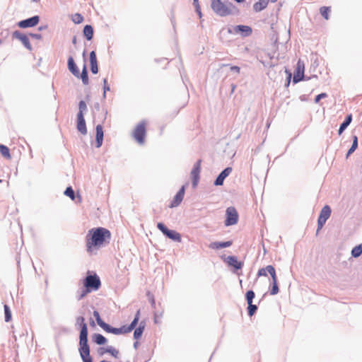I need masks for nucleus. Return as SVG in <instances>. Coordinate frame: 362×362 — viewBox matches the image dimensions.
<instances>
[{
	"mask_svg": "<svg viewBox=\"0 0 362 362\" xmlns=\"http://www.w3.org/2000/svg\"><path fill=\"white\" fill-rule=\"evenodd\" d=\"M111 239L110 231L103 227L90 229L85 238L86 251L89 255H96L98 251L108 244Z\"/></svg>",
	"mask_w": 362,
	"mask_h": 362,
	"instance_id": "f257e3e1",
	"label": "nucleus"
},
{
	"mask_svg": "<svg viewBox=\"0 0 362 362\" xmlns=\"http://www.w3.org/2000/svg\"><path fill=\"white\" fill-rule=\"evenodd\" d=\"M75 327L79 330L78 351L82 362H93L88 343V325L83 316L76 317Z\"/></svg>",
	"mask_w": 362,
	"mask_h": 362,
	"instance_id": "f03ea898",
	"label": "nucleus"
},
{
	"mask_svg": "<svg viewBox=\"0 0 362 362\" xmlns=\"http://www.w3.org/2000/svg\"><path fill=\"white\" fill-rule=\"evenodd\" d=\"M83 286L90 292L98 291L101 286L100 279L93 271H88L86 276L81 280Z\"/></svg>",
	"mask_w": 362,
	"mask_h": 362,
	"instance_id": "7ed1b4c3",
	"label": "nucleus"
},
{
	"mask_svg": "<svg viewBox=\"0 0 362 362\" xmlns=\"http://www.w3.org/2000/svg\"><path fill=\"white\" fill-rule=\"evenodd\" d=\"M304 71H305L304 64L301 62L300 59H299L297 63V66L296 68L294 75H293V77L292 79L293 84H296L302 81L310 80L313 78H317V75H313L311 76H306L304 74Z\"/></svg>",
	"mask_w": 362,
	"mask_h": 362,
	"instance_id": "20e7f679",
	"label": "nucleus"
},
{
	"mask_svg": "<svg viewBox=\"0 0 362 362\" xmlns=\"http://www.w3.org/2000/svg\"><path fill=\"white\" fill-rule=\"evenodd\" d=\"M211 8L213 11L221 17L232 15V11L226 6L221 0H211Z\"/></svg>",
	"mask_w": 362,
	"mask_h": 362,
	"instance_id": "39448f33",
	"label": "nucleus"
},
{
	"mask_svg": "<svg viewBox=\"0 0 362 362\" xmlns=\"http://www.w3.org/2000/svg\"><path fill=\"white\" fill-rule=\"evenodd\" d=\"M157 228L166 238L175 242H181V235L175 230L169 229L163 223L158 222L157 223Z\"/></svg>",
	"mask_w": 362,
	"mask_h": 362,
	"instance_id": "423d86ee",
	"label": "nucleus"
},
{
	"mask_svg": "<svg viewBox=\"0 0 362 362\" xmlns=\"http://www.w3.org/2000/svg\"><path fill=\"white\" fill-rule=\"evenodd\" d=\"M146 134V122L143 120L136 126L133 132V137L138 144H143L145 141Z\"/></svg>",
	"mask_w": 362,
	"mask_h": 362,
	"instance_id": "0eeeda50",
	"label": "nucleus"
},
{
	"mask_svg": "<svg viewBox=\"0 0 362 362\" xmlns=\"http://www.w3.org/2000/svg\"><path fill=\"white\" fill-rule=\"evenodd\" d=\"M239 215L233 206L228 207L226 210V219L224 225L226 226H230L235 225L238 222Z\"/></svg>",
	"mask_w": 362,
	"mask_h": 362,
	"instance_id": "6e6552de",
	"label": "nucleus"
},
{
	"mask_svg": "<svg viewBox=\"0 0 362 362\" xmlns=\"http://www.w3.org/2000/svg\"><path fill=\"white\" fill-rule=\"evenodd\" d=\"M221 258L229 267L233 268V273H237L238 271L242 269L243 267V262L238 261L236 256L229 255L226 257L225 256H222Z\"/></svg>",
	"mask_w": 362,
	"mask_h": 362,
	"instance_id": "1a4fd4ad",
	"label": "nucleus"
},
{
	"mask_svg": "<svg viewBox=\"0 0 362 362\" xmlns=\"http://www.w3.org/2000/svg\"><path fill=\"white\" fill-rule=\"evenodd\" d=\"M40 21V18L38 15L33 16L32 17L21 20L17 23V25L20 28L25 29L29 28H33L36 26Z\"/></svg>",
	"mask_w": 362,
	"mask_h": 362,
	"instance_id": "9d476101",
	"label": "nucleus"
},
{
	"mask_svg": "<svg viewBox=\"0 0 362 362\" xmlns=\"http://www.w3.org/2000/svg\"><path fill=\"white\" fill-rule=\"evenodd\" d=\"M201 163L202 160L200 159L197 160L194 164L191 171L192 185L193 187H196L197 186L200 179Z\"/></svg>",
	"mask_w": 362,
	"mask_h": 362,
	"instance_id": "9b49d317",
	"label": "nucleus"
},
{
	"mask_svg": "<svg viewBox=\"0 0 362 362\" xmlns=\"http://www.w3.org/2000/svg\"><path fill=\"white\" fill-rule=\"evenodd\" d=\"M12 37L21 42L23 45L29 51L33 49L28 36L19 30H15L12 33Z\"/></svg>",
	"mask_w": 362,
	"mask_h": 362,
	"instance_id": "f8f14e48",
	"label": "nucleus"
},
{
	"mask_svg": "<svg viewBox=\"0 0 362 362\" xmlns=\"http://www.w3.org/2000/svg\"><path fill=\"white\" fill-rule=\"evenodd\" d=\"M185 185H182L179 190L177 192L175 195L174 196L173 200L171 201L169 207L175 208L178 206L184 199V196L185 194Z\"/></svg>",
	"mask_w": 362,
	"mask_h": 362,
	"instance_id": "ddd939ff",
	"label": "nucleus"
},
{
	"mask_svg": "<svg viewBox=\"0 0 362 362\" xmlns=\"http://www.w3.org/2000/svg\"><path fill=\"white\" fill-rule=\"evenodd\" d=\"M234 34H240L242 37H247L252 35V28L246 25H237L233 26Z\"/></svg>",
	"mask_w": 362,
	"mask_h": 362,
	"instance_id": "4468645a",
	"label": "nucleus"
},
{
	"mask_svg": "<svg viewBox=\"0 0 362 362\" xmlns=\"http://www.w3.org/2000/svg\"><path fill=\"white\" fill-rule=\"evenodd\" d=\"M233 168L231 167L225 168L216 177L214 181V186H222L225 179L230 174Z\"/></svg>",
	"mask_w": 362,
	"mask_h": 362,
	"instance_id": "2eb2a0df",
	"label": "nucleus"
},
{
	"mask_svg": "<svg viewBox=\"0 0 362 362\" xmlns=\"http://www.w3.org/2000/svg\"><path fill=\"white\" fill-rule=\"evenodd\" d=\"M104 139L103 127L101 124H98L95 127V147L100 148L103 145Z\"/></svg>",
	"mask_w": 362,
	"mask_h": 362,
	"instance_id": "dca6fc26",
	"label": "nucleus"
},
{
	"mask_svg": "<svg viewBox=\"0 0 362 362\" xmlns=\"http://www.w3.org/2000/svg\"><path fill=\"white\" fill-rule=\"evenodd\" d=\"M89 61H90V69L93 74H97L98 73V64L96 57V53L95 51H91L89 54Z\"/></svg>",
	"mask_w": 362,
	"mask_h": 362,
	"instance_id": "f3484780",
	"label": "nucleus"
},
{
	"mask_svg": "<svg viewBox=\"0 0 362 362\" xmlns=\"http://www.w3.org/2000/svg\"><path fill=\"white\" fill-rule=\"evenodd\" d=\"M76 129L82 135L87 134V127L84 117L76 116Z\"/></svg>",
	"mask_w": 362,
	"mask_h": 362,
	"instance_id": "a211bd4d",
	"label": "nucleus"
},
{
	"mask_svg": "<svg viewBox=\"0 0 362 362\" xmlns=\"http://www.w3.org/2000/svg\"><path fill=\"white\" fill-rule=\"evenodd\" d=\"M233 245L232 240H227V241H216V242H211L209 247L212 250H220L222 248H226L230 247Z\"/></svg>",
	"mask_w": 362,
	"mask_h": 362,
	"instance_id": "6ab92c4d",
	"label": "nucleus"
},
{
	"mask_svg": "<svg viewBox=\"0 0 362 362\" xmlns=\"http://www.w3.org/2000/svg\"><path fill=\"white\" fill-rule=\"evenodd\" d=\"M67 67L69 71L74 76L79 75V69L76 64L74 59L72 56H69L67 59Z\"/></svg>",
	"mask_w": 362,
	"mask_h": 362,
	"instance_id": "aec40b11",
	"label": "nucleus"
},
{
	"mask_svg": "<svg viewBox=\"0 0 362 362\" xmlns=\"http://www.w3.org/2000/svg\"><path fill=\"white\" fill-rule=\"evenodd\" d=\"M145 327H146L145 320H141L139 322L138 327L134 329V334H133L134 339L139 340L141 339V337H142V334L144 333V331L145 329Z\"/></svg>",
	"mask_w": 362,
	"mask_h": 362,
	"instance_id": "412c9836",
	"label": "nucleus"
},
{
	"mask_svg": "<svg viewBox=\"0 0 362 362\" xmlns=\"http://www.w3.org/2000/svg\"><path fill=\"white\" fill-rule=\"evenodd\" d=\"M352 122V115L349 114L346 116L344 120L341 123L339 128L338 129V134L341 135L346 129L349 126L351 122Z\"/></svg>",
	"mask_w": 362,
	"mask_h": 362,
	"instance_id": "4be33fe9",
	"label": "nucleus"
},
{
	"mask_svg": "<svg viewBox=\"0 0 362 362\" xmlns=\"http://www.w3.org/2000/svg\"><path fill=\"white\" fill-rule=\"evenodd\" d=\"M92 341L97 345H105L107 342L105 337L100 333H95L92 335Z\"/></svg>",
	"mask_w": 362,
	"mask_h": 362,
	"instance_id": "5701e85b",
	"label": "nucleus"
},
{
	"mask_svg": "<svg viewBox=\"0 0 362 362\" xmlns=\"http://www.w3.org/2000/svg\"><path fill=\"white\" fill-rule=\"evenodd\" d=\"M83 34L88 41L91 40L94 35L93 27L91 25H86L83 29Z\"/></svg>",
	"mask_w": 362,
	"mask_h": 362,
	"instance_id": "b1692460",
	"label": "nucleus"
},
{
	"mask_svg": "<svg viewBox=\"0 0 362 362\" xmlns=\"http://www.w3.org/2000/svg\"><path fill=\"white\" fill-rule=\"evenodd\" d=\"M269 2V0H259L253 4V11L256 13L263 11L267 8Z\"/></svg>",
	"mask_w": 362,
	"mask_h": 362,
	"instance_id": "393cba45",
	"label": "nucleus"
},
{
	"mask_svg": "<svg viewBox=\"0 0 362 362\" xmlns=\"http://www.w3.org/2000/svg\"><path fill=\"white\" fill-rule=\"evenodd\" d=\"M332 213V209L329 205H325L320 211L318 218L327 221V219L330 217Z\"/></svg>",
	"mask_w": 362,
	"mask_h": 362,
	"instance_id": "a878e982",
	"label": "nucleus"
},
{
	"mask_svg": "<svg viewBox=\"0 0 362 362\" xmlns=\"http://www.w3.org/2000/svg\"><path fill=\"white\" fill-rule=\"evenodd\" d=\"M76 77L78 78H81L83 85L88 84V71L86 64L83 65L81 73L79 72V75H78V76Z\"/></svg>",
	"mask_w": 362,
	"mask_h": 362,
	"instance_id": "bb28decb",
	"label": "nucleus"
},
{
	"mask_svg": "<svg viewBox=\"0 0 362 362\" xmlns=\"http://www.w3.org/2000/svg\"><path fill=\"white\" fill-rule=\"evenodd\" d=\"M358 139L356 135L352 136V144L346 154V158H348L358 148Z\"/></svg>",
	"mask_w": 362,
	"mask_h": 362,
	"instance_id": "cd10ccee",
	"label": "nucleus"
},
{
	"mask_svg": "<svg viewBox=\"0 0 362 362\" xmlns=\"http://www.w3.org/2000/svg\"><path fill=\"white\" fill-rule=\"evenodd\" d=\"M88 112L86 103L84 100H80L78 103V112L76 116L84 117L85 114Z\"/></svg>",
	"mask_w": 362,
	"mask_h": 362,
	"instance_id": "c85d7f7f",
	"label": "nucleus"
},
{
	"mask_svg": "<svg viewBox=\"0 0 362 362\" xmlns=\"http://www.w3.org/2000/svg\"><path fill=\"white\" fill-rule=\"evenodd\" d=\"M90 293L91 292L83 286L79 290L76 291V298L77 300H81Z\"/></svg>",
	"mask_w": 362,
	"mask_h": 362,
	"instance_id": "c756f323",
	"label": "nucleus"
},
{
	"mask_svg": "<svg viewBox=\"0 0 362 362\" xmlns=\"http://www.w3.org/2000/svg\"><path fill=\"white\" fill-rule=\"evenodd\" d=\"M0 153L6 159L10 160L11 158L10 149L4 144H0Z\"/></svg>",
	"mask_w": 362,
	"mask_h": 362,
	"instance_id": "7c9ffc66",
	"label": "nucleus"
},
{
	"mask_svg": "<svg viewBox=\"0 0 362 362\" xmlns=\"http://www.w3.org/2000/svg\"><path fill=\"white\" fill-rule=\"evenodd\" d=\"M267 269L268 273L270 274L272 282V283H278L277 276L276 273L275 268L272 265H267Z\"/></svg>",
	"mask_w": 362,
	"mask_h": 362,
	"instance_id": "2f4dec72",
	"label": "nucleus"
},
{
	"mask_svg": "<svg viewBox=\"0 0 362 362\" xmlns=\"http://www.w3.org/2000/svg\"><path fill=\"white\" fill-rule=\"evenodd\" d=\"M351 255L354 258L360 257L362 255V244L354 247L351 251Z\"/></svg>",
	"mask_w": 362,
	"mask_h": 362,
	"instance_id": "473e14b6",
	"label": "nucleus"
},
{
	"mask_svg": "<svg viewBox=\"0 0 362 362\" xmlns=\"http://www.w3.org/2000/svg\"><path fill=\"white\" fill-rule=\"evenodd\" d=\"M4 320H5V322H8L12 319V314H11L10 307L7 304H4Z\"/></svg>",
	"mask_w": 362,
	"mask_h": 362,
	"instance_id": "72a5a7b5",
	"label": "nucleus"
},
{
	"mask_svg": "<svg viewBox=\"0 0 362 362\" xmlns=\"http://www.w3.org/2000/svg\"><path fill=\"white\" fill-rule=\"evenodd\" d=\"M64 194L69 197L72 201L76 198L75 192L71 186H68L64 192Z\"/></svg>",
	"mask_w": 362,
	"mask_h": 362,
	"instance_id": "f704fd0d",
	"label": "nucleus"
},
{
	"mask_svg": "<svg viewBox=\"0 0 362 362\" xmlns=\"http://www.w3.org/2000/svg\"><path fill=\"white\" fill-rule=\"evenodd\" d=\"M247 315L250 317H252L257 312L258 307L257 305L253 304L252 303H247Z\"/></svg>",
	"mask_w": 362,
	"mask_h": 362,
	"instance_id": "c9c22d12",
	"label": "nucleus"
},
{
	"mask_svg": "<svg viewBox=\"0 0 362 362\" xmlns=\"http://www.w3.org/2000/svg\"><path fill=\"white\" fill-rule=\"evenodd\" d=\"M226 6L232 11V15L238 14L240 11L238 7L229 1H224Z\"/></svg>",
	"mask_w": 362,
	"mask_h": 362,
	"instance_id": "e433bc0d",
	"label": "nucleus"
},
{
	"mask_svg": "<svg viewBox=\"0 0 362 362\" xmlns=\"http://www.w3.org/2000/svg\"><path fill=\"white\" fill-rule=\"evenodd\" d=\"M331 9L329 6H322L320 8L321 16L326 20L329 18V12Z\"/></svg>",
	"mask_w": 362,
	"mask_h": 362,
	"instance_id": "4c0bfd02",
	"label": "nucleus"
},
{
	"mask_svg": "<svg viewBox=\"0 0 362 362\" xmlns=\"http://www.w3.org/2000/svg\"><path fill=\"white\" fill-rule=\"evenodd\" d=\"M129 333V331L127 327V325H122L120 327H115V335L124 334Z\"/></svg>",
	"mask_w": 362,
	"mask_h": 362,
	"instance_id": "58836bf2",
	"label": "nucleus"
},
{
	"mask_svg": "<svg viewBox=\"0 0 362 362\" xmlns=\"http://www.w3.org/2000/svg\"><path fill=\"white\" fill-rule=\"evenodd\" d=\"M100 327L107 333L113 334L115 333V327L110 325V324L104 322Z\"/></svg>",
	"mask_w": 362,
	"mask_h": 362,
	"instance_id": "ea45409f",
	"label": "nucleus"
},
{
	"mask_svg": "<svg viewBox=\"0 0 362 362\" xmlns=\"http://www.w3.org/2000/svg\"><path fill=\"white\" fill-rule=\"evenodd\" d=\"M255 297V293L253 291V290H252V289L248 290L245 293V300L247 301V303H252Z\"/></svg>",
	"mask_w": 362,
	"mask_h": 362,
	"instance_id": "a19ab883",
	"label": "nucleus"
},
{
	"mask_svg": "<svg viewBox=\"0 0 362 362\" xmlns=\"http://www.w3.org/2000/svg\"><path fill=\"white\" fill-rule=\"evenodd\" d=\"M285 73L286 74V83H285V87L288 88L291 81L292 78V73L291 71L285 68Z\"/></svg>",
	"mask_w": 362,
	"mask_h": 362,
	"instance_id": "79ce46f5",
	"label": "nucleus"
},
{
	"mask_svg": "<svg viewBox=\"0 0 362 362\" xmlns=\"http://www.w3.org/2000/svg\"><path fill=\"white\" fill-rule=\"evenodd\" d=\"M103 98L105 99L106 98V93L107 91L110 90V86L107 83V80L106 78H103Z\"/></svg>",
	"mask_w": 362,
	"mask_h": 362,
	"instance_id": "37998d69",
	"label": "nucleus"
},
{
	"mask_svg": "<svg viewBox=\"0 0 362 362\" xmlns=\"http://www.w3.org/2000/svg\"><path fill=\"white\" fill-rule=\"evenodd\" d=\"M84 20L83 16L81 13H75L72 16V21L75 24H80Z\"/></svg>",
	"mask_w": 362,
	"mask_h": 362,
	"instance_id": "c03bdc74",
	"label": "nucleus"
},
{
	"mask_svg": "<svg viewBox=\"0 0 362 362\" xmlns=\"http://www.w3.org/2000/svg\"><path fill=\"white\" fill-rule=\"evenodd\" d=\"M107 354H109L112 357L117 358L119 354V351L113 347L112 346H109Z\"/></svg>",
	"mask_w": 362,
	"mask_h": 362,
	"instance_id": "a18cd8bd",
	"label": "nucleus"
},
{
	"mask_svg": "<svg viewBox=\"0 0 362 362\" xmlns=\"http://www.w3.org/2000/svg\"><path fill=\"white\" fill-rule=\"evenodd\" d=\"M93 315L96 320L97 324L98 325V326L100 327L105 321H103V319L101 318L99 312L95 310L93 313Z\"/></svg>",
	"mask_w": 362,
	"mask_h": 362,
	"instance_id": "49530a36",
	"label": "nucleus"
},
{
	"mask_svg": "<svg viewBox=\"0 0 362 362\" xmlns=\"http://www.w3.org/2000/svg\"><path fill=\"white\" fill-rule=\"evenodd\" d=\"M279 291L278 283H272L271 288L269 291L270 295H276Z\"/></svg>",
	"mask_w": 362,
	"mask_h": 362,
	"instance_id": "de8ad7c7",
	"label": "nucleus"
},
{
	"mask_svg": "<svg viewBox=\"0 0 362 362\" xmlns=\"http://www.w3.org/2000/svg\"><path fill=\"white\" fill-rule=\"evenodd\" d=\"M267 267H264V268H261L258 270L257 272V278L255 279V283L257 281V279L260 276H267Z\"/></svg>",
	"mask_w": 362,
	"mask_h": 362,
	"instance_id": "09e8293b",
	"label": "nucleus"
},
{
	"mask_svg": "<svg viewBox=\"0 0 362 362\" xmlns=\"http://www.w3.org/2000/svg\"><path fill=\"white\" fill-rule=\"evenodd\" d=\"M139 320L137 319H133V320L131 322V323L128 325H127L129 332H131L132 330H134V328L137 327V325L139 323Z\"/></svg>",
	"mask_w": 362,
	"mask_h": 362,
	"instance_id": "8fccbe9b",
	"label": "nucleus"
},
{
	"mask_svg": "<svg viewBox=\"0 0 362 362\" xmlns=\"http://www.w3.org/2000/svg\"><path fill=\"white\" fill-rule=\"evenodd\" d=\"M146 296L148 298V300H149V302L151 303V307L153 308H156V301H155V298H154L153 295L150 291H148L146 293Z\"/></svg>",
	"mask_w": 362,
	"mask_h": 362,
	"instance_id": "3c124183",
	"label": "nucleus"
},
{
	"mask_svg": "<svg viewBox=\"0 0 362 362\" xmlns=\"http://www.w3.org/2000/svg\"><path fill=\"white\" fill-rule=\"evenodd\" d=\"M326 223V221L317 218V228L316 231V235L319 233L320 230L323 228Z\"/></svg>",
	"mask_w": 362,
	"mask_h": 362,
	"instance_id": "603ef678",
	"label": "nucleus"
},
{
	"mask_svg": "<svg viewBox=\"0 0 362 362\" xmlns=\"http://www.w3.org/2000/svg\"><path fill=\"white\" fill-rule=\"evenodd\" d=\"M327 97V94L326 93H321L315 97L314 102L315 103H318L320 100L326 98Z\"/></svg>",
	"mask_w": 362,
	"mask_h": 362,
	"instance_id": "864d4df0",
	"label": "nucleus"
},
{
	"mask_svg": "<svg viewBox=\"0 0 362 362\" xmlns=\"http://www.w3.org/2000/svg\"><path fill=\"white\" fill-rule=\"evenodd\" d=\"M108 349H109V346H107L106 347H104V346L100 347L98 349V353L99 356H103V354H107L108 351Z\"/></svg>",
	"mask_w": 362,
	"mask_h": 362,
	"instance_id": "5fc2aeb1",
	"label": "nucleus"
},
{
	"mask_svg": "<svg viewBox=\"0 0 362 362\" xmlns=\"http://www.w3.org/2000/svg\"><path fill=\"white\" fill-rule=\"evenodd\" d=\"M170 22L172 23L173 29L175 30V19L174 11H173V9L171 10V12H170Z\"/></svg>",
	"mask_w": 362,
	"mask_h": 362,
	"instance_id": "6e6d98bb",
	"label": "nucleus"
},
{
	"mask_svg": "<svg viewBox=\"0 0 362 362\" xmlns=\"http://www.w3.org/2000/svg\"><path fill=\"white\" fill-rule=\"evenodd\" d=\"M29 36H30L32 38H34L36 40H41L42 38V35L40 33H29Z\"/></svg>",
	"mask_w": 362,
	"mask_h": 362,
	"instance_id": "4d7b16f0",
	"label": "nucleus"
},
{
	"mask_svg": "<svg viewBox=\"0 0 362 362\" xmlns=\"http://www.w3.org/2000/svg\"><path fill=\"white\" fill-rule=\"evenodd\" d=\"M231 71L235 72V73H240V68L238 66H231L230 68Z\"/></svg>",
	"mask_w": 362,
	"mask_h": 362,
	"instance_id": "13d9d810",
	"label": "nucleus"
},
{
	"mask_svg": "<svg viewBox=\"0 0 362 362\" xmlns=\"http://www.w3.org/2000/svg\"><path fill=\"white\" fill-rule=\"evenodd\" d=\"M272 39V40L274 39V46L276 47L278 45V37H277L276 35L274 34Z\"/></svg>",
	"mask_w": 362,
	"mask_h": 362,
	"instance_id": "bf43d9fd",
	"label": "nucleus"
},
{
	"mask_svg": "<svg viewBox=\"0 0 362 362\" xmlns=\"http://www.w3.org/2000/svg\"><path fill=\"white\" fill-rule=\"evenodd\" d=\"M47 28H48V25L46 24V25L39 26L37 30L39 31H42V30H47Z\"/></svg>",
	"mask_w": 362,
	"mask_h": 362,
	"instance_id": "052dcab7",
	"label": "nucleus"
},
{
	"mask_svg": "<svg viewBox=\"0 0 362 362\" xmlns=\"http://www.w3.org/2000/svg\"><path fill=\"white\" fill-rule=\"evenodd\" d=\"M193 5L195 8H199V7H200L199 0H193Z\"/></svg>",
	"mask_w": 362,
	"mask_h": 362,
	"instance_id": "680f3d73",
	"label": "nucleus"
},
{
	"mask_svg": "<svg viewBox=\"0 0 362 362\" xmlns=\"http://www.w3.org/2000/svg\"><path fill=\"white\" fill-rule=\"evenodd\" d=\"M195 11L198 14L199 17L201 18L202 17V13L201 11V8L199 7V8H195Z\"/></svg>",
	"mask_w": 362,
	"mask_h": 362,
	"instance_id": "e2e57ef3",
	"label": "nucleus"
},
{
	"mask_svg": "<svg viewBox=\"0 0 362 362\" xmlns=\"http://www.w3.org/2000/svg\"><path fill=\"white\" fill-rule=\"evenodd\" d=\"M139 317H140V309H139V310L136 311V314H135V315H134V319H137V320H139Z\"/></svg>",
	"mask_w": 362,
	"mask_h": 362,
	"instance_id": "0e129e2a",
	"label": "nucleus"
},
{
	"mask_svg": "<svg viewBox=\"0 0 362 362\" xmlns=\"http://www.w3.org/2000/svg\"><path fill=\"white\" fill-rule=\"evenodd\" d=\"M94 108H95L96 110H98V111H99V110H100V105L99 103H95V104H94Z\"/></svg>",
	"mask_w": 362,
	"mask_h": 362,
	"instance_id": "69168bd1",
	"label": "nucleus"
},
{
	"mask_svg": "<svg viewBox=\"0 0 362 362\" xmlns=\"http://www.w3.org/2000/svg\"><path fill=\"white\" fill-rule=\"evenodd\" d=\"M139 346V343L138 340H136V341L134 342L133 346L135 349H137Z\"/></svg>",
	"mask_w": 362,
	"mask_h": 362,
	"instance_id": "338daca9",
	"label": "nucleus"
},
{
	"mask_svg": "<svg viewBox=\"0 0 362 362\" xmlns=\"http://www.w3.org/2000/svg\"><path fill=\"white\" fill-rule=\"evenodd\" d=\"M227 33L228 34H233L234 33V31H233V27L232 28H228L227 29Z\"/></svg>",
	"mask_w": 362,
	"mask_h": 362,
	"instance_id": "774afa93",
	"label": "nucleus"
}]
</instances>
